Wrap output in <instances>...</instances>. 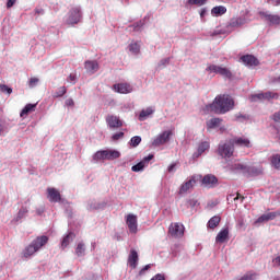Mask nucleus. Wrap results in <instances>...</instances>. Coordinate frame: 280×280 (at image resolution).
<instances>
[{"instance_id":"obj_1","label":"nucleus","mask_w":280,"mask_h":280,"mask_svg":"<svg viewBox=\"0 0 280 280\" xmlns=\"http://www.w3.org/2000/svg\"><path fill=\"white\" fill-rule=\"evenodd\" d=\"M235 102L230 95H218L214 101L206 105L207 113H214V115H225L229 110H233Z\"/></svg>"},{"instance_id":"obj_2","label":"nucleus","mask_w":280,"mask_h":280,"mask_svg":"<svg viewBox=\"0 0 280 280\" xmlns=\"http://www.w3.org/2000/svg\"><path fill=\"white\" fill-rule=\"evenodd\" d=\"M119 156H121L119 151L107 149L97 151L93 155V161H115L116 159H119Z\"/></svg>"},{"instance_id":"obj_3","label":"nucleus","mask_w":280,"mask_h":280,"mask_svg":"<svg viewBox=\"0 0 280 280\" xmlns=\"http://www.w3.org/2000/svg\"><path fill=\"white\" fill-rule=\"evenodd\" d=\"M234 152H235V147L231 144L230 140L225 143L219 144L217 150V154L221 156V159H231Z\"/></svg>"},{"instance_id":"obj_4","label":"nucleus","mask_w":280,"mask_h":280,"mask_svg":"<svg viewBox=\"0 0 280 280\" xmlns=\"http://www.w3.org/2000/svg\"><path fill=\"white\" fill-rule=\"evenodd\" d=\"M82 21V12L78 8H73L70 10L67 24L68 25H78Z\"/></svg>"},{"instance_id":"obj_5","label":"nucleus","mask_w":280,"mask_h":280,"mask_svg":"<svg viewBox=\"0 0 280 280\" xmlns=\"http://www.w3.org/2000/svg\"><path fill=\"white\" fill-rule=\"evenodd\" d=\"M259 16L268 23V25H280V15L279 14H272L268 13L266 11L258 12Z\"/></svg>"},{"instance_id":"obj_6","label":"nucleus","mask_w":280,"mask_h":280,"mask_svg":"<svg viewBox=\"0 0 280 280\" xmlns=\"http://www.w3.org/2000/svg\"><path fill=\"white\" fill-rule=\"evenodd\" d=\"M173 132L171 130L164 131L160 133L152 142V145L154 148H159L161 145H165L170 141V138L172 137Z\"/></svg>"},{"instance_id":"obj_7","label":"nucleus","mask_w":280,"mask_h":280,"mask_svg":"<svg viewBox=\"0 0 280 280\" xmlns=\"http://www.w3.org/2000/svg\"><path fill=\"white\" fill-rule=\"evenodd\" d=\"M230 143L234 148H235V145L237 148H253V144H250V140L248 138H244V137H234V138L230 139Z\"/></svg>"},{"instance_id":"obj_8","label":"nucleus","mask_w":280,"mask_h":280,"mask_svg":"<svg viewBox=\"0 0 280 280\" xmlns=\"http://www.w3.org/2000/svg\"><path fill=\"white\" fill-rule=\"evenodd\" d=\"M168 233L172 237H183L185 235V226L180 223H172L168 228Z\"/></svg>"},{"instance_id":"obj_9","label":"nucleus","mask_w":280,"mask_h":280,"mask_svg":"<svg viewBox=\"0 0 280 280\" xmlns=\"http://www.w3.org/2000/svg\"><path fill=\"white\" fill-rule=\"evenodd\" d=\"M201 185L207 189H213V187H218V177L213 174L205 175L201 179Z\"/></svg>"},{"instance_id":"obj_10","label":"nucleus","mask_w":280,"mask_h":280,"mask_svg":"<svg viewBox=\"0 0 280 280\" xmlns=\"http://www.w3.org/2000/svg\"><path fill=\"white\" fill-rule=\"evenodd\" d=\"M113 91L126 95L132 93V85L130 83H116L113 85Z\"/></svg>"},{"instance_id":"obj_11","label":"nucleus","mask_w":280,"mask_h":280,"mask_svg":"<svg viewBox=\"0 0 280 280\" xmlns=\"http://www.w3.org/2000/svg\"><path fill=\"white\" fill-rule=\"evenodd\" d=\"M241 61L245 67H259V59L253 55L242 56Z\"/></svg>"},{"instance_id":"obj_12","label":"nucleus","mask_w":280,"mask_h":280,"mask_svg":"<svg viewBox=\"0 0 280 280\" xmlns=\"http://www.w3.org/2000/svg\"><path fill=\"white\" fill-rule=\"evenodd\" d=\"M84 69L86 70V73L93 75L94 73H97V71H100V63L97 62V60H86L84 62Z\"/></svg>"},{"instance_id":"obj_13","label":"nucleus","mask_w":280,"mask_h":280,"mask_svg":"<svg viewBox=\"0 0 280 280\" xmlns=\"http://www.w3.org/2000/svg\"><path fill=\"white\" fill-rule=\"evenodd\" d=\"M196 183V176H191L186 183L180 185L179 195L187 194L189 189H194Z\"/></svg>"},{"instance_id":"obj_14","label":"nucleus","mask_w":280,"mask_h":280,"mask_svg":"<svg viewBox=\"0 0 280 280\" xmlns=\"http://www.w3.org/2000/svg\"><path fill=\"white\" fill-rule=\"evenodd\" d=\"M126 224L130 231V233L137 234L138 225H137V215L128 214L126 219Z\"/></svg>"},{"instance_id":"obj_15","label":"nucleus","mask_w":280,"mask_h":280,"mask_svg":"<svg viewBox=\"0 0 280 280\" xmlns=\"http://www.w3.org/2000/svg\"><path fill=\"white\" fill-rule=\"evenodd\" d=\"M106 124L109 126V128H121V126H124L121 119L115 115H108L106 117Z\"/></svg>"},{"instance_id":"obj_16","label":"nucleus","mask_w":280,"mask_h":280,"mask_svg":"<svg viewBox=\"0 0 280 280\" xmlns=\"http://www.w3.org/2000/svg\"><path fill=\"white\" fill-rule=\"evenodd\" d=\"M47 194L49 202H60V200H62L60 191H58L56 188H47Z\"/></svg>"},{"instance_id":"obj_17","label":"nucleus","mask_w":280,"mask_h":280,"mask_svg":"<svg viewBox=\"0 0 280 280\" xmlns=\"http://www.w3.org/2000/svg\"><path fill=\"white\" fill-rule=\"evenodd\" d=\"M237 170L246 171L247 174H249V176H259V174L264 173V170H261V168H257L255 166L246 167V166H244L242 164L237 165Z\"/></svg>"},{"instance_id":"obj_18","label":"nucleus","mask_w":280,"mask_h":280,"mask_svg":"<svg viewBox=\"0 0 280 280\" xmlns=\"http://www.w3.org/2000/svg\"><path fill=\"white\" fill-rule=\"evenodd\" d=\"M49 242V237L43 235L37 236L31 244L34 245L35 250H40Z\"/></svg>"},{"instance_id":"obj_19","label":"nucleus","mask_w":280,"mask_h":280,"mask_svg":"<svg viewBox=\"0 0 280 280\" xmlns=\"http://www.w3.org/2000/svg\"><path fill=\"white\" fill-rule=\"evenodd\" d=\"M138 262H139V254L137 253V250L131 249L128 256V264L130 268L132 269L137 268Z\"/></svg>"},{"instance_id":"obj_20","label":"nucleus","mask_w":280,"mask_h":280,"mask_svg":"<svg viewBox=\"0 0 280 280\" xmlns=\"http://www.w3.org/2000/svg\"><path fill=\"white\" fill-rule=\"evenodd\" d=\"M226 240H229V228H225L218 233L215 242L217 244H224Z\"/></svg>"},{"instance_id":"obj_21","label":"nucleus","mask_w":280,"mask_h":280,"mask_svg":"<svg viewBox=\"0 0 280 280\" xmlns=\"http://www.w3.org/2000/svg\"><path fill=\"white\" fill-rule=\"evenodd\" d=\"M35 253H38V250L36 249V247L31 243L28 246H26L24 248V250L22 252V257H24V259H30V257H32Z\"/></svg>"},{"instance_id":"obj_22","label":"nucleus","mask_w":280,"mask_h":280,"mask_svg":"<svg viewBox=\"0 0 280 280\" xmlns=\"http://www.w3.org/2000/svg\"><path fill=\"white\" fill-rule=\"evenodd\" d=\"M269 161H270L271 167H273V170H278L280 172V154L279 153L272 154L269 158Z\"/></svg>"},{"instance_id":"obj_23","label":"nucleus","mask_w":280,"mask_h":280,"mask_svg":"<svg viewBox=\"0 0 280 280\" xmlns=\"http://www.w3.org/2000/svg\"><path fill=\"white\" fill-rule=\"evenodd\" d=\"M242 25H246V18H233L230 21V27H242Z\"/></svg>"},{"instance_id":"obj_24","label":"nucleus","mask_w":280,"mask_h":280,"mask_svg":"<svg viewBox=\"0 0 280 280\" xmlns=\"http://www.w3.org/2000/svg\"><path fill=\"white\" fill-rule=\"evenodd\" d=\"M34 110H36V104H26L20 113V117H27L30 113H34Z\"/></svg>"},{"instance_id":"obj_25","label":"nucleus","mask_w":280,"mask_h":280,"mask_svg":"<svg viewBox=\"0 0 280 280\" xmlns=\"http://www.w3.org/2000/svg\"><path fill=\"white\" fill-rule=\"evenodd\" d=\"M75 234L73 232L68 233L61 241V248H67L69 244L74 240Z\"/></svg>"},{"instance_id":"obj_26","label":"nucleus","mask_w":280,"mask_h":280,"mask_svg":"<svg viewBox=\"0 0 280 280\" xmlns=\"http://www.w3.org/2000/svg\"><path fill=\"white\" fill-rule=\"evenodd\" d=\"M212 16H222L223 14H226V7L224 5H219L214 7L211 10Z\"/></svg>"},{"instance_id":"obj_27","label":"nucleus","mask_w":280,"mask_h":280,"mask_svg":"<svg viewBox=\"0 0 280 280\" xmlns=\"http://www.w3.org/2000/svg\"><path fill=\"white\" fill-rule=\"evenodd\" d=\"M153 113L154 110L152 109V107L142 109L139 114V121H145V119H148V117H150V115H152Z\"/></svg>"},{"instance_id":"obj_28","label":"nucleus","mask_w":280,"mask_h":280,"mask_svg":"<svg viewBox=\"0 0 280 280\" xmlns=\"http://www.w3.org/2000/svg\"><path fill=\"white\" fill-rule=\"evenodd\" d=\"M277 218V212H269L267 214L260 215L256 222L261 223V222H268L269 220H275Z\"/></svg>"},{"instance_id":"obj_29","label":"nucleus","mask_w":280,"mask_h":280,"mask_svg":"<svg viewBox=\"0 0 280 280\" xmlns=\"http://www.w3.org/2000/svg\"><path fill=\"white\" fill-rule=\"evenodd\" d=\"M222 124L221 118H211L207 121V128L213 129V128H220V125Z\"/></svg>"},{"instance_id":"obj_30","label":"nucleus","mask_w":280,"mask_h":280,"mask_svg":"<svg viewBox=\"0 0 280 280\" xmlns=\"http://www.w3.org/2000/svg\"><path fill=\"white\" fill-rule=\"evenodd\" d=\"M221 218L218 215L212 217L209 221H208V229H217L221 222Z\"/></svg>"},{"instance_id":"obj_31","label":"nucleus","mask_w":280,"mask_h":280,"mask_svg":"<svg viewBox=\"0 0 280 280\" xmlns=\"http://www.w3.org/2000/svg\"><path fill=\"white\" fill-rule=\"evenodd\" d=\"M84 253H86V247L84 243H79L75 248L77 257H84Z\"/></svg>"},{"instance_id":"obj_32","label":"nucleus","mask_w":280,"mask_h":280,"mask_svg":"<svg viewBox=\"0 0 280 280\" xmlns=\"http://www.w3.org/2000/svg\"><path fill=\"white\" fill-rule=\"evenodd\" d=\"M129 51L131 54H135V56H137L141 51V46L139 45V43H131L129 45Z\"/></svg>"},{"instance_id":"obj_33","label":"nucleus","mask_w":280,"mask_h":280,"mask_svg":"<svg viewBox=\"0 0 280 280\" xmlns=\"http://www.w3.org/2000/svg\"><path fill=\"white\" fill-rule=\"evenodd\" d=\"M209 148H210L209 142H207V141L201 142L198 147V156L203 154V152H207V150H209Z\"/></svg>"},{"instance_id":"obj_34","label":"nucleus","mask_w":280,"mask_h":280,"mask_svg":"<svg viewBox=\"0 0 280 280\" xmlns=\"http://www.w3.org/2000/svg\"><path fill=\"white\" fill-rule=\"evenodd\" d=\"M222 68H223L222 66L210 65L207 68V71H210V73H217L220 75Z\"/></svg>"},{"instance_id":"obj_35","label":"nucleus","mask_w":280,"mask_h":280,"mask_svg":"<svg viewBox=\"0 0 280 280\" xmlns=\"http://www.w3.org/2000/svg\"><path fill=\"white\" fill-rule=\"evenodd\" d=\"M262 97H265V100H279V93L266 92L262 93Z\"/></svg>"},{"instance_id":"obj_36","label":"nucleus","mask_w":280,"mask_h":280,"mask_svg":"<svg viewBox=\"0 0 280 280\" xmlns=\"http://www.w3.org/2000/svg\"><path fill=\"white\" fill-rule=\"evenodd\" d=\"M219 75H222L223 78H228V80H231L233 78V73L228 68H221V72Z\"/></svg>"},{"instance_id":"obj_37","label":"nucleus","mask_w":280,"mask_h":280,"mask_svg":"<svg viewBox=\"0 0 280 280\" xmlns=\"http://www.w3.org/2000/svg\"><path fill=\"white\" fill-rule=\"evenodd\" d=\"M207 1L208 0H188L187 4L188 5H198L200 8L201 5H206Z\"/></svg>"},{"instance_id":"obj_38","label":"nucleus","mask_w":280,"mask_h":280,"mask_svg":"<svg viewBox=\"0 0 280 280\" xmlns=\"http://www.w3.org/2000/svg\"><path fill=\"white\" fill-rule=\"evenodd\" d=\"M145 167V162L141 161L131 167V172H141Z\"/></svg>"},{"instance_id":"obj_39","label":"nucleus","mask_w":280,"mask_h":280,"mask_svg":"<svg viewBox=\"0 0 280 280\" xmlns=\"http://www.w3.org/2000/svg\"><path fill=\"white\" fill-rule=\"evenodd\" d=\"M130 145L132 147V148H137V145H139V143H141V137H139V136H135V137H132L131 139H130Z\"/></svg>"},{"instance_id":"obj_40","label":"nucleus","mask_w":280,"mask_h":280,"mask_svg":"<svg viewBox=\"0 0 280 280\" xmlns=\"http://www.w3.org/2000/svg\"><path fill=\"white\" fill-rule=\"evenodd\" d=\"M0 92L7 93V95H12V88H10L5 84H0Z\"/></svg>"},{"instance_id":"obj_41","label":"nucleus","mask_w":280,"mask_h":280,"mask_svg":"<svg viewBox=\"0 0 280 280\" xmlns=\"http://www.w3.org/2000/svg\"><path fill=\"white\" fill-rule=\"evenodd\" d=\"M67 94V88L60 86L58 91L54 94V97H62V95Z\"/></svg>"},{"instance_id":"obj_42","label":"nucleus","mask_w":280,"mask_h":280,"mask_svg":"<svg viewBox=\"0 0 280 280\" xmlns=\"http://www.w3.org/2000/svg\"><path fill=\"white\" fill-rule=\"evenodd\" d=\"M38 82H40V80L38 78H36V77L31 78L28 81L30 89H34V86H36V84H38Z\"/></svg>"},{"instance_id":"obj_43","label":"nucleus","mask_w":280,"mask_h":280,"mask_svg":"<svg viewBox=\"0 0 280 280\" xmlns=\"http://www.w3.org/2000/svg\"><path fill=\"white\" fill-rule=\"evenodd\" d=\"M252 102H257V100H265L264 93L254 94L250 96Z\"/></svg>"},{"instance_id":"obj_44","label":"nucleus","mask_w":280,"mask_h":280,"mask_svg":"<svg viewBox=\"0 0 280 280\" xmlns=\"http://www.w3.org/2000/svg\"><path fill=\"white\" fill-rule=\"evenodd\" d=\"M113 141H119V139H124V132H117L112 137Z\"/></svg>"},{"instance_id":"obj_45","label":"nucleus","mask_w":280,"mask_h":280,"mask_svg":"<svg viewBox=\"0 0 280 280\" xmlns=\"http://www.w3.org/2000/svg\"><path fill=\"white\" fill-rule=\"evenodd\" d=\"M271 119H273V121H276V124H280V110L275 113L272 115Z\"/></svg>"},{"instance_id":"obj_46","label":"nucleus","mask_w":280,"mask_h":280,"mask_svg":"<svg viewBox=\"0 0 280 280\" xmlns=\"http://www.w3.org/2000/svg\"><path fill=\"white\" fill-rule=\"evenodd\" d=\"M176 165H178V163H173L167 167V172L170 174H172V172H176Z\"/></svg>"},{"instance_id":"obj_47","label":"nucleus","mask_w":280,"mask_h":280,"mask_svg":"<svg viewBox=\"0 0 280 280\" xmlns=\"http://www.w3.org/2000/svg\"><path fill=\"white\" fill-rule=\"evenodd\" d=\"M66 106H75V102L73 101V98L66 100Z\"/></svg>"},{"instance_id":"obj_48","label":"nucleus","mask_w":280,"mask_h":280,"mask_svg":"<svg viewBox=\"0 0 280 280\" xmlns=\"http://www.w3.org/2000/svg\"><path fill=\"white\" fill-rule=\"evenodd\" d=\"M235 200H241V202H244L245 197L242 196L240 192H236V197H234V201H235Z\"/></svg>"},{"instance_id":"obj_49","label":"nucleus","mask_w":280,"mask_h":280,"mask_svg":"<svg viewBox=\"0 0 280 280\" xmlns=\"http://www.w3.org/2000/svg\"><path fill=\"white\" fill-rule=\"evenodd\" d=\"M14 3H16V0H8V2H7V8H8V9L13 8V7H14Z\"/></svg>"},{"instance_id":"obj_50","label":"nucleus","mask_w":280,"mask_h":280,"mask_svg":"<svg viewBox=\"0 0 280 280\" xmlns=\"http://www.w3.org/2000/svg\"><path fill=\"white\" fill-rule=\"evenodd\" d=\"M154 159V155L150 154L143 159V163H149V161H152Z\"/></svg>"},{"instance_id":"obj_51","label":"nucleus","mask_w":280,"mask_h":280,"mask_svg":"<svg viewBox=\"0 0 280 280\" xmlns=\"http://www.w3.org/2000/svg\"><path fill=\"white\" fill-rule=\"evenodd\" d=\"M273 264L277 266V268H280V255L273 259Z\"/></svg>"},{"instance_id":"obj_52","label":"nucleus","mask_w":280,"mask_h":280,"mask_svg":"<svg viewBox=\"0 0 280 280\" xmlns=\"http://www.w3.org/2000/svg\"><path fill=\"white\" fill-rule=\"evenodd\" d=\"M161 65L165 67V65H170V58H165L161 60Z\"/></svg>"},{"instance_id":"obj_53","label":"nucleus","mask_w":280,"mask_h":280,"mask_svg":"<svg viewBox=\"0 0 280 280\" xmlns=\"http://www.w3.org/2000/svg\"><path fill=\"white\" fill-rule=\"evenodd\" d=\"M69 80H70V82L75 83V74L71 73V74L69 75Z\"/></svg>"},{"instance_id":"obj_54","label":"nucleus","mask_w":280,"mask_h":280,"mask_svg":"<svg viewBox=\"0 0 280 280\" xmlns=\"http://www.w3.org/2000/svg\"><path fill=\"white\" fill-rule=\"evenodd\" d=\"M35 12L36 14H45V11L43 9H36Z\"/></svg>"},{"instance_id":"obj_55","label":"nucleus","mask_w":280,"mask_h":280,"mask_svg":"<svg viewBox=\"0 0 280 280\" xmlns=\"http://www.w3.org/2000/svg\"><path fill=\"white\" fill-rule=\"evenodd\" d=\"M205 14H207V9H202V10L200 11V16H201V19L205 16Z\"/></svg>"},{"instance_id":"obj_56","label":"nucleus","mask_w":280,"mask_h":280,"mask_svg":"<svg viewBox=\"0 0 280 280\" xmlns=\"http://www.w3.org/2000/svg\"><path fill=\"white\" fill-rule=\"evenodd\" d=\"M23 213H27V210L24 209V210H20V211H19V215H23Z\"/></svg>"},{"instance_id":"obj_57","label":"nucleus","mask_w":280,"mask_h":280,"mask_svg":"<svg viewBox=\"0 0 280 280\" xmlns=\"http://www.w3.org/2000/svg\"><path fill=\"white\" fill-rule=\"evenodd\" d=\"M3 132V125L0 122V135Z\"/></svg>"},{"instance_id":"obj_58","label":"nucleus","mask_w":280,"mask_h":280,"mask_svg":"<svg viewBox=\"0 0 280 280\" xmlns=\"http://www.w3.org/2000/svg\"><path fill=\"white\" fill-rule=\"evenodd\" d=\"M142 270H150V265H147Z\"/></svg>"},{"instance_id":"obj_59","label":"nucleus","mask_w":280,"mask_h":280,"mask_svg":"<svg viewBox=\"0 0 280 280\" xmlns=\"http://www.w3.org/2000/svg\"><path fill=\"white\" fill-rule=\"evenodd\" d=\"M220 130H221V132H224L225 129H224V127H221Z\"/></svg>"},{"instance_id":"obj_60","label":"nucleus","mask_w":280,"mask_h":280,"mask_svg":"<svg viewBox=\"0 0 280 280\" xmlns=\"http://www.w3.org/2000/svg\"><path fill=\"white\" fill-rule=\"evenodd\" d=\"M277 4L280 5V0H276Z\"/></svg>"},{"instance_id":"obj_61","label":"nucleus","mask_w":280,"mask_h":280,"mask_svg":"<svg viewBox=\"0 0 280 280\" xmlns=\"http://www.w3.org/2000/svg\"><path fill=\"white\" fill-rule=\"evenodd\" d=\"M276 81H277V82H280V77H278V78L276 79Z\"/></svg>"},{"instance_id":"obj_62","label":"nucleus","mask_w":280,"mask_h":280,"mask_svg":"<svg viewBox=\"0 0 280 280\" xmlns=\"http://www.w3.org/2000/svg\"><path fill=\"white\" fill-rule=\"evenodd\" d=\"M240 226H244V222H240Z\"/></svg>"},{"instance_id":"obj_63","label":"nucleus","mask_w":280,"mask_h":280,"mask_svg":"<svg viewBox=\"0 0 280 280\" xmlns=\"http://www.w3.org/2000/svg\"><path fill=\"white\" fill-rule=\"evenodd\" d=\"M234 195H230L229 198H233Z\"/></svg>"}]
</instances>
